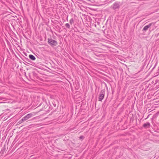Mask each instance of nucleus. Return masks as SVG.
<instances>
[{"label":"nucleus","instance_id":"423d86ee","mask_svg":"<svg viewBox=\"0 0 159 159\" xmlns=\"http://www.w3.org/2000/svg\"><path fill=\"white\" fill-rule=\"evenodd\" d=\"M143 126L145 128H149L150 126V124L149 122H147L144 124Z\"/></svg>","mask_w":159,"mask_h":159},{"label":"nucleus","instance_id":"9b49d317","mask_svg":"<svg viewBox=\"0 0 159 159\" xmlns=\"http://www.w3.org/2000/svg\"><path fill=\"white\" fill-rule=\"evenodd\" d=\"M83 136H80V139H83Z\"/></svg>","mask_w":159,"mask_h":159},{"label":"nucleus","instance_id":"9d476101","mask_svg":"<svg viewBox=\"0 0 159 159\" xmlns=\"http://www.w3.org/2000/svg\"><path fill=\"white\" fill-rule=\"evenodd\" d=\"M65 26L66 27H67L68 28H69L70 27V25L68 23H66L65 25Z\"/></svg>","mask_w":159,"mask_h":159},{"label":"nucleus","instance_id":"20e7f679","mask_svg":"<svg viewBox=\"0 0 159 159\" xmlns=\"http://www.w3.org/2000/svg\"><path fill=\"white\" fill-rule=\"evenodd\" d=\"M48 42L51 45L56 46L57 44L56 41L52 39H48Z\"/></svg>","mask_w":159,"mask_h":159},{"label":"nucleus","instance_id":"1a4fd4ad","mask_svg":"<svg viewBox=\"0 0 159 159\" xmlns=\"http://www.w3.org/2000/svg\"><path fill=\"white\" fill-rule=\"evenodd\" d=\"M70 23L71 25H72L74 23V20L73 18H71L70 20Z\"/></svg>","mask_w":159,"mask_h":159},{"label":"nucleus","instance_id":"39448f33","mask_svg":"<svg viewBox=\"0 0 159 159\" xmlns=\"http://www.w3.org/2000/svg\"><path fill=\"white\" fill-rule=\"evenodd\" d=\"M152 23H150L148 25H146L144 27L143 29V31H146L148 29L151 27V26L152 25Z\"/></svg>","mask_w":159,"mask_h":159},{"label":"nucleus","instance_id":"f03ea898","mask_svg":"<svg viewBox=\"0 0 159 159\" xmlns=\"http://www.w3.org/2000/svg\"><path fill=\"white\" fill-rule=\"evenodd\" d=\"M32 115L33 114L31 113H30L27 115L22 119L20 120V122H20V123H22L23 121H25L27 120L29 118L32 117Z\"/></svg>","mask_w":159,"mask_h":159},{"label":"nucleus","instance_id":"0eeeda50","mask_svg":"<svg viewBox=\"0 0 159 159\" xmlns=\"http://www.w3.org/2000/svg\"><path fill=\"white\" fill-rule=\"evenodd\" d=\"M29 57L30 59L32 60H34L36 59L35 57L34 56L31 54H30L29 55Z\"/></svg>","mask_w":159,"mask_h":159},{"label":"nucleus","instance_id":"7ed1b4c3","mask_svg":"<svg viewBox=\"0 0 159 159\" xmlns=\"http://www.w3.org/2000/svg\"><path fill=\"white\" fill-rule=\"evenodd\" d=\"M105 95V92L103 90H102L100 94H99L98 100L99 101H101L104 98Z\"/></svg>","mask_w":159,"mask_h":159},{"label":"nucleus","instance_id":"f257e3e1","mask_svg":"<svg viewBox=\"0 0 159 159\" xmlns=\"http://www.w3.org/2000/svg\"><path fill=\"white\" fill-rule=\"evenodd\" d=\"M120 6V2H116L113 4L112 6H111V7L113 10H116V9H118Z\"/></svg>","mask_w":159,"mask_h":159},{"label":"nucleus","instance_id":"6e6552de","mask_svg":"<svg viewBox=\"0 0 159 159\" xmlns=\"http://www.w3.org/2000/svg\"><path fill=\"white\" fill-rule=\"evenodd\" d=\"M159 114V111L157 112L156 114H155L153 116V117L154 118L158 116Z\"/></svg>","mask_w":159,"mask_h":159}]
</instances>
